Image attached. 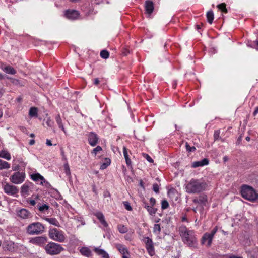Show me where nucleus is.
I'll use <instances>...</instances> for the list:
<instances>
[{"instance_id":"ddd939ff","label":"nucleus","mask_w":258,"mask_h":258,"mask_svg":"<svg viewBox=\"0 0 258 258\" xmlns=\"http://www.w3.org/2000/svg\"><path fill=\"white\" fill-rule=\"evenodd\" d=\"M18 216L22 219H26L32 217L31 213L26 209H21L17 212Z\"/></svg>"},{"instance_id":"37998d69","label":"nucleus","mask_w":258,"mask_h":258,"mask_svg":"<svg viewBox=\"0 0 258 258\" xmlns=\"http://www.w3.org/2000/svg\"><path fill=\"white\" fill-rule=\"evenodd\" d=\"M94 215L99 221L101 220L103 218H104L103 214L100 212H96L94 214Z\"/></svg>"},{"instance_id":"a18cd8bd","label":"nucleus","mask_w":258,"mask_h":258,"mask_svg":"<svg viewBox=\"0 0 258 258\" xmlns=\"http://www.w3.org/2000/svg\"><path fill=\"white\" fill-rule=\"evenodd\" d=\"M143 155L144 157V158H146L149 162H150V163L153 162V160L148 154H146V153H143Z\"/></svg>"},{"instance_id":"6ab92c4d","label":"nucleus","mask_w":258,"mask_h":258,"mask_svg":"<svg viewBox=\"0 0 258 258\" xmlns=\"http://www.w3.org/2000/svg\"><path fill=\"white\" fill-rule=\"evenodd\" d=\"M116 248L119 251V252L122 254V255H126L127 253H128V251L124 245L121 244H118L116 245Z\"/></svg>"},{"instance_id":"09e8293b","label":"nucleus","mask_w":258,"mask_h":258,"mask_svg":"<svg viewBox=\"0 0 258 258\" xmlns=\"http://www.w3.org/2000/svg\"><path fill=\"white\" fill-rule=\"evenodd\" d=\"M186 148L187 151L189 152H192L196 150V148L195 147H190L187 143H186Z\"/></svg>"},{"instance_id":"bf43d9fd","label":"nucleus","mask_w":258,"mask_h":258,"mask_svg":"<svg viewBox=\"0 0 258 258\" xmlns=\"http://www.w3.org/2000/svg\"><path fill=\"white\" fill-rule=\"evenodd\" d=\"M122 258H130V253L122 256Z\"/></svg>"},{"instance_id":"20e7f679","label":"nucleus","mask_w":258,"mask_h":258,"mask_svg":"<svg viewBox=\"0 0 258 258\" xmlns=\"http://www.w3.org/2000/svg\"><path fill=\"white\" fill-rule=\"evenodd\" d=\"M241 194L243 198L250 201H253L258 198V194L253 188L247 185L242 186Z\"/></svg>"},{"instance_id":"412c9836","label":"nucleus","mask_w":258,"mask_h":258,"mask_svg":"<svg viewBox=\"0 0 258 258\" xmlns=\"http://www.w3.org/2000/svg\"><path fill=\"white\" fill-rule=\"evenodd\" d=\"M80 252L82 255L90 257L91 255V251L90 249L87 247H83L80 249Z\"/></svg>"},{"instance_id":"a19ab883","label":"nucleus","mask_w":258,"mask_h":258,"mask_svg":"<svg viewBox=\"0 0 258 258\" xmlns=\"http://www.w3.org/2000/svg\"><path fill=\"white\" fill-rule=\"evenodd\" d=\"M169 207V203L167 200H163L161 203V208L162 209H166Z\"/></svg>"},{"instance_id":"a878e982","label":"nucleus","mask_w":258,"mask_h":258,"mask_svg":"<svg viewBox=\"0 0 258 258\" xmlns=\"http://www.w3.org/2000/svg\"><path fill=\"white\" fill-rule=\"evenodd\" d=\"M123 153L125 159L126 163L128 166H130L132 164V161L131 159L128 157V155L127 154V150L126 147H124L123 148Z\"/></svg>"},{"instance_id":"5701e85b","label":"nucleus","mask_w":258,"mask_h":258,"mask_svg":"<svg viewBox=\"0 0 258 258\" xmlns=\"http://www.w3.org/2000/svg\"><path fill=\"white\" fill-rule=\"evenodd\" d=\"M3 71L7 74L14 75L16 73V70L10 66H7L3 68Z\"/></svg>"},{"instance_id":"79ce46f5","label":"nucleus","mask_w":258,"mask_h":258,"mask_svg":"<svg viewBox=\"0 0 258 258\" xmlns=\"http://www.w3.org/2000/svg\"><path fill=\"white\" fill-rule=\"evenodd\" d=\"M149 254L152 256L155 254L154 245L147 249Z\"/></svg>"},{"instance_id":"7c9ffc66","label":"nucleus","mask_w":258,"mask_h":258,"mask_svg":"<svg viewBox=\"0 0 258 258\" xmlns=\"http://www.w3.org/2000/svg\"><path fill=\"white\" fill-rule=\"evenodd\" d=\"M37 207L38 208L40 212H42L48 210L49 208V206L47 204H44V205H41V204H38L37 205Z\"/></svg>"},{"instance_id":"1a4fd4ad","label":"nucleus","mask_w":258,"mask_h":258,"mask_svg":"<svg viewBox=\"0 0 258 258\" xmlns=\"http://www.w3.org/2000/svg\"><path fill=\"white\" fill-rule=\"evenodd\" d=\"M3 189L5 193L11 196L17 194L19 191V189L16 186L9 183L4 184Z\"/></svg>"},{"instance_id":"c85d7f7f","label":"nucleus","mask_w":258,"mask_h":258,"mask_svg":"<svg viewBox=\"0 0 258 258\" xmlns=\"http://www.w3.org/2000/svg\"><path fill=\"white\" fill-rule=\"evenodd\" d=\"M10 165L7 162L0 159V170L4 169H9Z\"/></svg>"},{"instance_id":"13d9d810","label":"nucleus","mask_w":258,"mask_h":258,"mask_svg":"<svg viewBox=\"0 0 258 258\" xmlns=\"http://www.w3.org/2000/svg\"><path fill=\"white\" fill-rule=\"evenodd\" d=\"M35 143V140L32 139V140H31L29 142V144L30 145H33V144H34Z\"/></svg>"},{"instance_id":"0eeeda50","label":"nucleus","mask_w":258,"mask_h":258,"mask_svg":"<svg viewBox=\"0 0 258 258\" xmlns=\"http://www.w3.org/2000/svg\"><path fill=\"white\" fill-rule=\"evenodd\" d=\"M49 236L52 240L59 242H63L66 239L64 232L56 228L49 230Z\"/></svg>"},{"instance_id":"2f4dec72","label":"nucleus","mask_w":258,"mask_h":258,"mask_svg":"<svg viewBox=\"0 0 258 258\" xmlns=\"http://www.w3.org/2000/svg\"><path fill=\"white\" fill-rule=\"evenodd\" d=\"M106 162L105 163H102L100 167L101 170L105 169L107 168L108 166H109L110 164V160L108 158H105Z\"/></svg>"},{"instance_id":"f3484780","label":"nucleus","mask_w":258,"mask_h":258,"mask_svg":"<svg viewBox=\"0 0 258 258\" xmlns=\"http://www.w3.org/2000/svg\"><path fill=\"white\" fill-rule=\"evenodd\" d=\"M145 10L146 13L151 15L154 10V4L152 1H147L145 3Z\"/></svg>"},{"instance_id":"9d476101","label":"nucleus","mask_w":258,"mask_h":258,"mask_svg":"<svg viewBox=\"0 0 258 258\" xmlns=\"http://www.w3.org/2000/svg\"><path fill=\"white\" fill-rule=\"evenodd\" d=\"M31 179L35 182L40 183L41 185H45L46 187L50 186L49 183L46 181L44 178L39 173H35L31 175Z\"/></svg>"},{"instance_id":"603ef678","label":"nucleus","mask_w":258,"mask_h":258,"mask_svg":"<svg viewBox=\"0 0 258 258\" xmlns=\"http://www.w3.org/2000/svg\"><path fill=\"white\" fill-rule=\"evenodd\" d=\"M150 203L151 204V206H154V205L156 203V200H155V199H154V198H151L150 200Z\"/></svg>"},{"instance_id":"423d86ee","label":"nucleus","mask_w":258,"mask_h":258,"mask_svg":"<svg viewBox=\"0 0 258 258\" xmlns=\"http://www.w3.org/2000/svg\"><path fill=\"white\" fill-rule=\"evenodd\" d=\"M218 230L217 226H215L210 232L205 233L202 236L201 239V244L210 247L211 245L213 236Z\"/></svg>"},{"instance_id":"8fccbe9b","label":"nucleus","mask_w":258,"mask_h":258,"mask_svg":"<svg viewBox=\"0 0 258 258\" xmlns=\"http://www.w3.org/2000/svg\"><path fill=\"white\" fill-rule=\"evenodd\" d=\"M7 78L8 79L10 80L11 82L14 84H18L19 83V81L17 79H13V78H10V77H8Z\"/></svg>"},{"instance_id":"338daca9","label":"nucleus","mask_w":258,"mask_h":258,"mask_svg":"<svg viewBox=\"0 0 258 258\" xmlns=\"http://www.w3.org/2000/svg\"><path fill=\"white\" fill-rule=\"evenodd\" d=\"M258 112V108H257L254 112V115H255Z\"/></svg>"},{"instance_id":"ea45409f","label":"nucleus","mask_w":258,"mask_h":258,"mask_svg":"<svg viewBox=\"0 0 258 258\" xmlns=\"http://www.w3.org/2000/svg\"><path fill=\"white\" fill-rule=\"evenodd\" d=\"M46 123L48 126H49L50 127H52L53 126L54 122L52 119H51V118L50 117H48L46 119Z\"/></svg>"},{"instance_id":"58836bf2","label":"nucleus","mask_w":258,"mask_h":258,"mask_svg":"<svg viewBox=\"0 0 258 258\" xmlns=\"http://www.w3.org/2000/svg\"><path fill=\"white\" fill-rule=\"evenodd\" d=\"M102 150V148L100 146H97L96 148H95L92 151L91 153L94 155V156H96L97 153L98 152H100Z\"/></svg>"},{"instance_id":"72a5a7b5","label":"nucleus","mask_w":258,"mask_h":258,"mask_svg":"<svg viewBox=\"0 0 258 258\" xmlns=\"http://www.w3.org/2000/svg\"><path fill=\"white\" fill-rule=\"evenodd\" d=\"M147 210L151 215L155 214L156 212V209L154 208L152 206H147Z\"/></svg>"},{"instance_id":"6e6d98bb","label":"nucleus","mask_w":258,"mask_h":258,"mask_svg":"<svg viewBox=\"0 0 258 258\" xmlns=\"http://www.w3.org/2000/svg\"><path fill=\"white\" fill-rule=\"evenodd\" d=\"M36 203L35 200H31L30 201V204L32 206H34L36 204Z\"/></svg>"},{"instance_id":"f704fd0d","label":"nucleus","mask_w":258,"mask_h":258,"mask_svg":"<svg viewBox=\"0 0 258 258\" xmlns=\"http://www.w3.org/2000/svg\"><path fill=\"white\" fill-rule=\"evenodd\" d=\"M118 230L121 233H125L127 231V228L123 225H118Z\"/></svg>"},{"instance_id":"4be33fe9","label":"nucleus","mask_w":258,"mask_h":258,"mask_svg":"<svg viewBox=\"0 0 258 258\" xmlns=\"http://www.w3.org/2000/svg\"><path fill=\"white\" fill-rule=\"evenodd\" d=\"M45 220L49 223L50 224L54 225L56 227H59L60 224L58 220L55 218H45Z\"/></svg>"},{"instance_id":"bb28decb","label":"nucleus","mask_w":258,"mask_h":258,"mask_svg":"<svg viewBox=\"0 0 258 258\" xmlns=\"http://www.w3.org/2000/svg\"><path fill=\"white\" fill-rule=\"evenodd\" d=\"M0 157L9 160L11 159V155L8 152L6 151H0Z\"/></svg>"},{"instance_id":"c03bdc74","label":"nucleus","mask_w":258,"mask_h":258,"mask_svg":"<svg viewBox=\"0 0 258 258\" xmlns=\"http://www.w3.org/2000/svg\"><path fill=\"white\" fill-rule=\"evenodd\" d=\"M123 205H124L125 208L127 210L131 211L132 210V208L128 202L125 201V202H123Z\"/></svg>"},{"instance_id":"69168bd1","label":"nucleus","mask_w":258,"mask_h":258,"mask_svg":"<svg viewBox=\"0 0 258 258\" xmlns=\"http://www.w3.org/2000/svg\"><path fill=\"white\" fill-rule=\"evenodd\" d=\"M245 139H246V141H250V137H249L247 136V137L245 138Z\"/></svg>"},{"instance_id":"052dcab7","label":"nucleus","mask_w":258,"mask_h":258,"mask_svg":"<svg viewBox=\"0 0 258 258\" xmlns=\"http://www.w3.org/2000/svg\"><path fill=\"white\" fill-rule=\"evenodd\" d=\"M140 185L141 187H142L143 188H144V182H143V181L142 180H140Z\"/></svg>"},{"instance_id":"9b49d317","label":"nucleus","mask_w":258,"mask_h":258,"mask_svg":"<svg viewBox=\"0 0 258 258\" xmlns=\"http://www.w3.org/2000/svg\"><path fill=\"white\" fill-rule=\"evenodd\" d=\"M47 241V238L46 236H39L33 238L30 242L34 244L40 246H43Z\"/></svg>"},{"instance_id":"2eb2a0df","label":"nucleus","mask_w":258,"mask_h":258,"mask_svg":"<svg viewBox=\"0 0 258 258\" xmlns=\"http://www.w3.org/2000/svg\"><path fill=\"white\" fill-rule=\"evenodd\" d=\"M79 15V12L77 11L74 10H67L65 13L66 17L71 20L77 19Z\"/></svg>"},{"instance_id":"473e14b6","label":"nucleus","mask_w":258,"mask_h":258,"mask_svg":"<svg viewBox=\"0 0 258 258\" xmlns=\"http://www.w3.org/2000/svg\"><path fill=\"white\" fill-rule=\"evenodd\" d=\"M226 5L225 3H222L218 5H217V8L221 10L222 12L227 13V10L226 8Z\"/></svg>"},{"instance_id":"0e129e2a","label":"nucleus","mask_w":258,"mask_h":258,"mask_svg":"<svg viewBox=\"0 0 258 258\" xmlns=\"http://www.w3.org/2000/svg\"><path fill=\"white\" fill-rule=\"evenodd\" d=\"M34 200H36V199H38V198H39V196L38 195H34Z\"/></svg>"},{"instance_id":"de8ad7c7","label":"nucleus","mask_w":258,"mask_h":258,"mask_svg":"<svg viewBox=\"0 0 258 258\" xmlns=\"http://www.w3.org/2000/svg\"><path fill=\"white\" fill-rule=\"evenodd\" d=\"M153 189L156 194H158L159 192V186L157 183L153 184Z\"/></svg>"},{"instance_id":"c9c22d12","label":"nucleus","mask_w":258,"mask_h":258,"mask_svg":"<svg viewBox=\"0 0 258 258\" xmlns=\"http://www.w3.org/2000/svg\"><path fill=\"white\" fill-rule=\"evenodd\" d=\"M160 231V225L158 224H155L153 227V232L156 234H159Z\"/></svg>"},{"instance_id":"cd10ccee","label":"nucleus","mask_w":258,"mask_h":258,"mask_svg":"<svg viewBox=\"0 0 258 258\" xmlns=\"http://www.w3.org/2000/svg\"><path fill=\"white\" fill-rule=\"evenodd\" d=\"M206 16H207L208 22L210 24H212L213 20L214 19V13H213V11H209L207 12Z\"/></svg>"},{"instance_id":"dca6fc26","label":"nucleus","mask_w":258,"mask_h":258,"mask_svg":"<svg viewBox=\"0 0 258 258\" xmlns=\"http://www.w3.org/2000/svg\"><path fill=\"white\" fill-rule=\"evenodd\" d=\"M98 138L96 134L94 133H90L88 135V142L89 144L92 146L96 145L98 142Z\"/></svg>"},{"instance_id":"7ed1b4c3","label":"nucleus","mask_w":258,"mask_h":258,"mask_svg":"<svg viewBox=\"0 0 258 258\" xmlns=\"http://www.w3.org/2000/svg\"><path fill=\"white\" fill-rule=\"evenodd\" d=\"M44 230V226L38 222L32 223L26 227V232L30 235L41 234Z\"/></svg>"},{"instance_id":"f03ea898","label":"nucleus","mask_w":258,"mask_h":258,"mask_svg":"<svg viewBox=\"0 0 258 258\" xmlns=\"http://www.w3.org/2000/svg\"><path fill=\"white\" fill-rule=\"evenodd\" d=\"M179 232L185 244L191 247L197 246V241L193 231L188 230L185 226H181Z\"/></svg>"},{"instance_id":"4d7b16f0","label":"nucleus","mask_w":258,"mask_h":258,"mask_svg":"<svg viewBox=\"0 0 258 258\" xmlns=\"http://www.w3.org/2000/svg\"><path fill=\"white\" fill-rule=\"evenodd\" d=\"M5 91L3 89L1 88L0 89V97L3 95V94L4 93Z\"/></svg>"},{"instance_id":"3c124183","label":"nucleus","mask_w":258,"mask_h":258,"mask_svg":"<svg viewBox=\"0 0 258 258\" xmlns=\"http://www.w3.org/2000/svg\"><path fill=\"white\" fill-rule=\"evenodd\" d=\"M100 223L105 227L108 226V224L105 220V218H103L101 220H100Z\"/></svg>"},{"instance_id":"e2e57ef3","label":"nucleus","mask_w":258,"mask_h":258,"mask_svg":"<svg viewBox=\"0 0 258 258\" xmlns=\"http://www.w3.org/2000/svg\"><path fill=\"white\" fill-rule=\"evenodd\" d=\"M229 258H242V257L232 255V256H230Z\"/></svg>"},{"instance_id":"49530a36","label":"nucleus","mask_w":258,"mask_h":258,"mask_svg":"<svg viewBox=\"0 0 258 258\" xmlns=\"http://www.w3.org/2000/svg\"><path fill=\"white\" fill-rule=\"evenodd\" d=\"M220 130H216L214 134V138L215 140H217L220 138Z\"/></svg>"},{"instance_id":"864d4df0","label":"nucleus","mask_w":258,"mask_h":258,"mask_svg":"<svg viewBox=\"0 0 258 258\" xmlns=\"http://www.w3.org/2000/svg\"><path fill=\"white\" fill-rule=\"evenodd\" d=\"M46 144L47 145L49 146L52 145L51 141L50 140H49V139H47L46 140Z\"/></svg>"},{"instance_id":"e433bc0d","label":"nucleus","mask_w":258,"mask_h":258,"mask_svg":"<svg viewBox=\"0 0 258 258\" xmlns=\"http://www.w3.org/2000/svg\"><path fill=\"white\" fill-rule=\"evenodd\" d=\"M109 55V52L107 50H103L100 52V56L104 59L108 58Z\"/></svg>"},{"instance_id":"6e6552de","label":"nucleus","mask_w":258,"mask_h":258,"mask_svg":"<svg viewBox=\"0 0 258 258\" xmlns=\"http://www.w3.org/2000/svg\"><path fill=\"white\" fill-rule=\"evenodd\" d=\"M25 178V173L17 172L14 173L10 177V180L14 184H18L22 183L24 181Z\"/></svg>"},{"instance_id":"c756f323","label":"nucleus","mask_w":258,"mask_h":258,"mask_svg":"<svg viewBox=\"0 0 258 258\" xmlns=\"http://www.w3.org/2000/svg\"><path fill=\"white\" fill-rule=\"evenodd\" d=\"M38 113V109L36 107L30 108L29 112V115L31 117H37Z\"/></svg>"},{"instance_id":"aec40b11","label":"nucleus","mask_w":258,"mask_h":258,"mask_svg":"<svg viewBox=\"0 0 258 258\" xmlns=\"http://www.w3.org/2000/svg\"><path fill=\"white\" fill-rule=\"evenodd\" d=\"M94 251L102 258H109L108 254L103 249L99 248H95Z\"/></svg>"},{"instance_id":"393cba45","label":"nucleus","mask_w":258,"mask_h":258,"mask_svg":"<svg viewBox=\"0 0 258 258\" xmlns=\"http://www.w3.org/2000/svg\"><path fill=\"white\" fill-rule=\"evenodd\" d=\"M143 241L146 244V249L154 245L153 242L151 238L148 237H145Z\"/></svg>"},{"instance_id":"4c0bfd02","label":"nucleus","mask_w":258,"mask_h":258,"mask_svg":"<svg viewBox=\"0 0 258 258\" xmlns=\"http://www.w3.org/2000/svg\"><path fill=\"white\" fill-rule=\"evenodd\" d=\"M64 170L67 176H70L71 175V171L69 167V165L68 163H65L64 164Z\"/></svg>"},{"instance_id":"a211bd4d","label":"nucleus","mask_w":258,"mask_h":258,"mask_svg":"<svg viewBox=\"0 0 258 258\" xmlns=\"http://www.w3.org/2000/svg\"><path fill=\"white\" fill-rule=\"evenodd\" d=\"M209 163V161L206 158H204L201 161H195L193 162L192 164V167L194 168H197L198 167L203 166L204 165H208Z\"/></svg>"},{"instance_id":"774afa93","label":"nucleus","mask_w":258,"mask_h":258,"mask_svg":"<svg viewBox=\"0 0 258 258\" xmlns=\"http://www.w3.org/2000/svg\"><path fill=\"white\" fill-rule=\"evenodd\" d=\"M254 43H255V44L257 45V46H258V40H256L254 41Z\"/></svg>"},{"instance_id":"b1692460","label":"nucleus","mask_w":258,"mask_h":258,"mask_svg":"<svg viewBox=\"0 0 258 258\" xmlns=\"http://www.w3.org/2000/svg\"><path fill=\"white\" fill-rule=\"evenodd\" d=\"M55 120L59 127L61 128L62 130V131L65 133L66 130L64 129L63 124L62 123V119L60 117V115L58 114L55 117Z\"/></svg>"},{"instance_id":"680f3d73","label":"nucleus","mask_w":258,"mask_h":258,"mask_svg":"<svg viewBox=\"0 0 258 258\" xmlns=\"http://www.w3.org/2000/svg\"><path fill=\"white\" fill-rule=\"evenodd\" d=\"M182 221H187V219L185 216H184L182 218Z\"/></svg>"},{"instance_id":"f8f14e48","label":"nucleus","mask_w":258,"mask_h":258,"mask_svg":"<svg viewBox=\"0 0 258 258\" xmlns=\"http://www.w3.org/2000/svg\"><path fill=\"white\" fill-rule=\"evenodd\" d=\"M207 196L205 194L200 195L198 197H196L193 200V202L195 204L206 205L207 202Z\"/></svg>"},{"instance_id":"39448f33","label":"nucleus","mask_w":258,"mask_h":258,"mask_svg":"<svg viewBox=\"0 0 258 258\" xmlns=\"http://www.w3.org/2000/svg\"><path fill=\"white\" fill-rule=\"evenodd\" d=\"M64 249L60 244L54 242H49L45 247L46 252L51 255L58 254Z\"/></svg>"},{"instance_id":"5fc2aeb1","label":"nucleus","mask_w":258,"mask_h":258,"mask_svg":"<svg viewBox=\"0 0 258 258\" xmlns=\"http://www.w3.org/2000/svg\"><path fill=\"white\" fill-rule=\"evenodd\" d=\"M94 84L95 85H98L99 83V80L98 78H95L94 80V82H93Z\"/></svg>"},{"instance_id":"f257e3e1","label":"nucleus","mask_w":258,"mask_h":258,"mask_svg":"<svg viewBox=\"0 0 258 258\" xmlns=\"http://www.w3.org/2000/svg\"><path fill=\"white\" fill-rule=\"evenodd\" d=\"M206 183L200 179H191L185 185L186 192L190 194H199L205 190Z\"/></svg>"},{"instance_id":"4468645a","label":"nucleus","mask_w":258,"mask_h":258,"mask_svg":"<svg viewBox=\"0 0 258 258\" xmlns=\"http://www.w3.org/2000/svg\"><path fill=\"white\" fill-rule=\"evenodd\" d=\"M32 186L31 182H26L21 188V194L22 196L26 197L28 196L30 188Z\"/></svg>"}]
</instances>
